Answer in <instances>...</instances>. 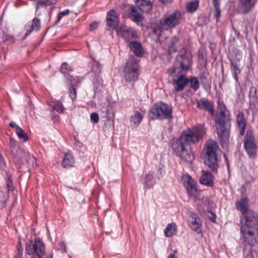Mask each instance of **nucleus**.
Wrapping results in <instances>:
<instances>
[{
    "instance_id": "1",
    "label": "nucleus",
    "mask_w": 258,
    "mask_h": 258,
    "mask_svg": "<svg viewBox=\"0 0 258 258\" xmlns=\"http://www.w3.org/2000/svg\"><path fill=\"white\" fill-rule=\"evenodd\" d=\"M205 134V129L202 125L188 128L182 132L179 138L172 140V149L180 159L191 162L194 159V156L190 146L198 143Z\"/></svg>"
},
{
    "instance_id": "2",
    "label": "nucleus",
    "mask_w": 258,
    "mask_h": 258,
    "mask_svg": "<svg viewBox=\"0 0 258 258\" xmlns=\"http://www.w3.org/2000/svg\"><path fill=\"white\" fill-rule=\"evenodd\" d=\"M217 107L219 113L217 114L215 120L217 134L222 142L228 141L231 127V114L223 102H218Z\"/></svg>"
},
{
    "instance_id": "3",
    "label": "nucleus",
    "mask_w": 258,
    "mask_h": 258,
    "mask_svg": "<svg viewBox=\"0 0 258 258\" xmlns=\"http://www.w3.org/2000/svg\"><path fill=\"white\" fill-rule=\"evenodd\" d=\"M218 149L217 143L210 140L207 142L203 151V160L205 164L215 173L217 172L220 161V157L218 154Z\"/></svg>"
},
{
    "instance_id": "4",
    "label": "nucleus",
    "mask_w": 258,
    "mask_h": 258,
    "mask_svg": "<svg viewBox=\"0 0 258 258\" xmlns=\"http://www.w3.org/2000/svg\"><path fill=\"white\" fill-rule=\"evenodd\" d=\"M151 120H164L173 117L172 109L170 105L162 102L154 104L148 113Z\"/></svg>"
},
{
    "instance_id": "5",
    "label": "nucleus",
    "mask_w": 258,
    "mask_h": 258,
    "mask_svg": "<svg viewBox=\"0 0 258 258\" xmlns=\"http://www.w3.org/2000/svg\"><path fill=\"white\" fill-rule=\"evenodd\" d=\"M139 60L133 56L126 62L123 74L124 80L128 82L136 81L139 78Z\"/></svg>"
},
{
    "instance_id": "6",
    "label": "nucleus",
    "mask_w": 258,
    "mask_h": 258,
    "mask_svg": "<svg viewBox=\"0 0 258 258\" xmlns=\"http://www.w3.org/2000/svg\"><path fill=\"white\" fill-rule=\"evenodd\" d=\"M181 17V12L178 10L166 14L160 22L161 28L168 30L175 28L180 24Z\"/></svg>"
},
{
    "instance_id": "7",
    "label": "nucleus",
    "mask_w": 258,
    "mask_h": 258,
    "mask_svg": "<svg viewBox=\"0 0 258 258\" xmlns=\"http://www.w3.org/2000/svg\"><path fill=\"white\" fill-rule=\"evenodd\" d=\"M243 147L248 157L250 159H253L255 157L257 151V146L254 135L252 132L248 130L243 139Z\"/></svg>"
},
{
    "instance_id": "8",
    "label": "nucleus",
    "mask_w": 258,
    "mask_h": 258,
    "mask_svg": "<svg viewBox=\"0 0 258 258\" xmlns=\"http://www.w3.org/2000/svg\"><path fill=\"white\" fill-rule=\"evenodd\" d=\"M45 251V245L39 238L29 240L26 243V252L28 255H43Z\"/></svg>"
},
{
    "instance_id": "9",
    "label": "nucleus",
    "mask_w": 258,
    "mask_h": 258,
    "mask_svg": "<svg viewBox=\"0 0 258 258\" xmlns=\"http://www.w3.org/2000/svg\"><path fill=\"white\" fill-rule=\"evenodd\" d=\"M241 226L245 229L258 230V216L256 213L249 211L242 215Z\"/></svg>"
},
{
    "instance_id": "10",
    "label": "nucleus",
    "mask_w": 258,
    "mask_h": 258,
    "mask_svg": "<svg viewBox=\"0 0 258 258\" xmlns=\"http://www.w3.org/2000/svg\"><path fill=\"white\" fill-rule=\"evenodd\" d=\"M240 231L244 241L249 245L253 246L257 243L258 230L246 229L241 227Z\"/></svg>"
},
{
    "instance_id": "11",
    "label": "nucleus",
    "mask_w": 258,
    "mask_h": 258,
    "mask_svg": "<svg viewBox=\"0 0 258 258\" xmlns=\"http://www.w3.org/2000/svg\"><path fill=\"white\" fill-rule=\"evenodd\" d=\"M191 55L186 52L177 55L175 58L176 63L179 66V68L183 71H187L189 70L191 64Z\"/></svg>"
},
{
    "instance_id": "12",
    "label": "nucleus",
    "mask_w": 258,
    "mask_h": 258,
    "mask_svg": "<svg viewBox=\"0 0 258 258\" xmlns=\"http://www.w3.org/2000/svg\"><path fill=\"white\" fill-rule=\"evenodd\" d=\"M189 227L198 234L202 233V222L199 216L195 213L191 212L188 219Z\"/></svg>"
},
{
    "instance_id": "13",
    "label": "nucleus",
    "mask_w": 258,
    "mask_h": 258,
    "mask_svg": "<svg viewBox=\"0 0 258 258\" xmlns=\"http://www.w3.org/2000/svg\"><path fill=\"white\" fill-rule=\"evenodd\" d=\"M188 84V78L184 75L176 76L172 80V84L174 86L173 92H179L183 91Z\"/></svg>"
},
{
    "instance_id": "14",
    "label": "nucleus",
    "mask_w": 258,
    "mask_h": 258,
    "mask_svg": "<svg viewBox=\"0 0 258 258\" xmlns=\"http://www.w3.org/2000/svg\"><path fill=\"white\" fill-rule=\"evenodd\" d=\"M117 34L121 37L125 41H129L137 37V34L126 25H121L116 30Z\"/></svg>"
},
{
    "instance_id": "15",
    "label": "nucleus",
    "mask_w": 258,
    "mask_h": 258,
    "mask_svg": "<svg viewBox=\"0 0 258 258\" xmlns=\"http://www.w3.org/2000/svg\"><path fill=\"white\" fill-rule=\"evenodd\" d=\"M182 179L184 186L188 194L190 196H194L198 189L194 179L189 175L185 174L182 175Z\"/></svg>"
},
{
    "instance_id": "16",
    "label": "nucleus",
    "mask_w": 258,
    "mask_h": 258,
    "mask_svg": "<svg viewBox=\"0 0 258 258\" xmlns=\"http://www.w3.org/2000/svg\"><path fill=\"white\" fill-rule=\"evenodd\" d=\"M106 22L107 26L112 29L116 30L118 27L119 18L115 11L111 10L107 13Z\"/></svg>"
},
{
    "instance_id": "17",
    "label": "nucleus",
    "mask_w": 258,
    "mask_h": 258,
    "mask_svg": "<svg viewBox=\"0 0 258 258\" xmlns=\"http://www.w3.org/2000/svg\"><path fill=\"white\" fill-rule=\"evenodd\" d=\"M197 102L198 108L208 112L212 116L214 114L215 109L213 105L208 99L202 98L197 100Z\"/></svg>"
},
{
    "instance_id": "18",
    "label": "nucleus",
    "mask_w": 258,
    "mask_h": 258,
    "mask_svg": "<svg viewBox=\"0 0 258 258\" xmlns=\"http://www.w3.org/2000/svg\"><path fill=\"white\" fill-rule=\"evenodd\" d=\"M127 6L128 7V9L130 10L128 15V17L138 25H142V21L143 19V17L142 14L138 12V8L134 5L131 6L127 5Z\"/></svg>"
},
{
    "instance_id": "19",
    "label": "nucleus",
    "mask_w": 258,
    "mask_h": 258,
    "mask_svg": "<svg viewBox=\"0 0 258 258\" xmlns=\"http://www.w3.org/2000/svg\"><path fill=\"white\" fill-rule=\"evenodd\" d=\"M236 123L239 129V133L241 136H243L245 132L247 120L245 114L243 112H239L236 117Z\"/></svg>"
},
{
    "instance_id": "20",
    "label": "nucleus",
    "mask_w": 258,
    "mask_h": 258,
    "mask_svg": "<svg viewBox=\"0 0 258 258\" xmlns=\"http://www.w3.org/2000/svg\"><path fill=\"white\" fill-rule=\"evenodd\" d=\"M136 7L143 13H150L153 9V5L149 0H135Z\"/></svg>"
},
{
    "instance_id": "21",
    "label": "nucleus",
    "mask_w": 258,
    "mask_h": 258,
    "mask_svg": "<svg viewBox=\"0 0 258 258\" xmlns=\"http://www.w3.org/2000/svg\"><path fill=\"white\" fill-rule=\"evenodd\" d=\"M41 23L40 21L37 18H34L31 23H28L25 27L26 33L24 35V38H26L33 31H38L40 29Z\"/></svg>"
},
{
    "instance_id": "22",
    "label": "nucleus",
    "mask_w": 258,
    "mask_h": 258,
    "mask_svg": "<svg viewBox=\"0 0 258 258\" xmlns=\"http://www.w3.org/2000/svg\"><path fill=\"white\" fill-rule=\"evenodd\" d=\"M200 182L201 184L209 187H212L214 184V177L212 174L207 170H203Z\"/></svg>"
},
{
    "instance_id": "23",
    "label": "nucleus",
    "mask_w": 258,
    "mask_h": 258,
    "mask_svg": "<svg viewBox=\"0 0 258 258\" xmlns=\"http://www.w3.org/2000/svg\"><path fill=\"white\" fill-rule=\"evenodd\" d=\"M179 38L178 36H174L171 37L168 41V52L169 55L177 51L179 46Z\"/></svg>"
},
{
    "instance_id": "24",
    "label": "nucleus",
    "mask_w": 258,
    "mask_h": 258,
    "mask_svg": "<svg viewBox=\"0 0 258 258\" xmlns=\"http://www.w3.org/2000/svg\"><path fill=\"white\" fill-rule=\"evenodd\" d=\"M248 199L247 197H243L235 202L236 208L239 211L242 215L250 211L248 210Z\"/></svg>"
},
{
    "instance_id": "25",
    "label": "nucleus",
    "mask_w": 258,
    "mask_h": 258,
    "mask_svg": "<svg viewBox=\"0 0 258 258\" xmlns=\"http://www.w3.org/2000/svg\"><path fill=\"white\" fill-rule=\"evenodd\" d=\"M256 0H240V11L242 13L249 12L254 6Z\"/></svg>"
},
{
    "instance_id": "26",
    "label": "nucleus",
    "mask_w": 258,
    "mask_h": 258,
    "mask_svg": "<svg viewBox=\"0 0 258 258\" xmlns=\"http://www.w3.org/2000/svg\"><path fill=\"white\" fill-rule=\"evenodd\" d=\"M209 73L207 71L201 72L199 74V79L204 89L208 90L211 89L210 81L208 79Z\"/></svg>"
},
{
    "instance_id": "27",
    "label": "nucleus",
    "mask_w": 258,
    "mask_h": 258,
    "mask_svg": "<svg viewBox=\"0 0 258 258\" xmlns=\"http://www.w3.org/2000/svg\"><path fill=\"white\" fill-rule=\"evenodd\" d=\"M142 181L145 188H151L156 183V180L153 175L150 172L142 178Z\"/></svg>"
},
{
    "instance_id": "28",
    "label": "nucleus",
    "mask_w": 258,
    "mask_h": 258,
    "mask_svg": "<svg viewBox=\"0 0 258 258\" xmlns=\"http://www.w3.org/2000/svg\"><path fill=\"white\" fill-rule=\"evenodd\" d=\"M129 47L135 54L137 56H141L143 53V48L141 44L137 41H132L129 43Z\"/></svg>"
},
{
    "instance_id": "29",
    "label": "nucleus",
    "mask_w": 258,
    "mask_h": 258,
    "mask_svg": "<svg viewBox=\"0 0 258 258\" xmlns=\"http://www.w3.org/2000/svg\"><path fill=\"white\" fill-rule=\"evenodd\" d=\"M143 118V116L142 113L136 110L135 111L134 114L131 116L130 121L134 127H138L142 121Z\"/></svg>"
},
{
    "instance_id": "30",
    "label": "nucleus",
    "mask_w": 258,
    "mask_h": 258,
    "mask_svg": "<svg viewBox=\"0 0 258 258\" xmlns=\"http://www.w3.org/2000/svg\"><path fill=\"white\" fill-rule=\"evenodd\" d=\"M57 0H37L36 12L41 7L46 8L48 6L53 7L56 4Z\"/></svg>"
},
{
    "instance_id": "31",
    "label": "nucleus",
    "mask_w": 258,
    "mask_h": 258,
    "mask_svg": "<svg viewBox=\"0 0 258 258\" xmlns=\"http://www.w3.org/2000/svg\"><path fill=\"white\" fill-rule=\"evenodd\" d=\"M75 162L73 156L70 153H66L62 162V165L65 168L73 167Z\"/></svg>"
},
{
    "instance_id": "32",
    "label": "nucleus",
    "mask_w": 258,
    "mask_h": 258,
    "mask_svg": "<svg viewBox=\"0 0 258 258\" xmlns=\"http://www.w3.org/2000/svg\"><path fill=\"white\" fill-rule=\"evenodd\" d=\"M176 232V225L174 223L168 224L164 229V234L167 237L174 235Z\"/></svg>"
},
{
    "instance_id": "33",
    "label": "nucleus",
    "mask_w": 258,
    "mask_h": 258,
    "mask_svg": "<svg viewBox=\"0 0 258 258\" xmlns=\"http://www.w3.org/2000/svg\"><path fill=\"white\" fill-rule=\"evenodd\" d=\"M212 4L215 9L214 17L216 19V22H218L221 17L219 0H212Z\"/></svg>"
},
{
    "instance_id": "34",
    "label": "nucleus",
    "mask_w": 258,
    "mask_h": 258,
    "mask_svg": "<svg viewBox=\"0 0 258 258\" xmlns=\"http://www.w3.org/2000/svg\"><path fill=\"white\" fill-rule=\"evenodd\" d=\"M199 6V1L194 0L187 3L186 5L185 8L187 12L192 13L198 9Z\"/></svg>"
},
{
    "instance_id": "35",
    "label": "nucleus",
    "mask_w": 258,
    "mask_h": 258,
    "mask_svg": "<svg viewBox=\"0 0 258 258\" xmlns=\"http://www.w3.org/2000/svg\"><path fill=\"white\" fill-rule=\"evenodd\" d=\"M188 83L190 84V86L195 91H197L200 88V83L198 79L196 77H190L188 78Z\"/></svg>"
},
{
    "instance_id": "36",
    "label": "nucleus",
    "mask_w": 258,
    "mask_h": 258,
    "mask_svg": "<svg viewBox=\"0 0 258 258\" xmlns=\"http://www.w3.org/2000/svg\"><path fill=\"white\" fill-rule=\"evenodd\" d=\"M15 133L18 136L19 139L22 142H24L28 140V136L21 127H17V131Z\"/></svg>"
},
{
    "instance_id": "37",
    "label": "nucleus",
    "mask_w": 258,
    "mask_h": 258,
    "mask_svg": "<svg viewBox=\"0 0 258 258\" xmlns=\"http://www.w3.org/2000/svg\"><path fill=\"white\" fill-rule=\"evenodd\" d=\"M100 64L98 62L95 61L92 64V72L94 73L95 77L98 78L100 73Z\"/></svg>"
},
{
    "instance_id": "38",
    "label": "nucleus",
    "mask_w": 258,
    "mask_h": 258,
    "mask_svg": "<svg viewBox=\"0 0 258 258\" xmlns=\"http://www.w3.org/2000/svg\"><path fill=\"white\" fill-rule=\"evenodd\" d=\"M53 109L57 112L63 113L65 110V108L63 106L62 103L59 101H55L54 103Z\"/></svg>"
},
{
    "instance_id": "39",
    "label": "nucleus",
    "mask_w": 258,
    "mask_h": 258,
    "mask_svg": "<svg viewBox=\"0 0 258 258\" xmlns=\"http://www.w3.org/2000/svg\"><path fill=\"white\" fill-rule=\"evenodd\" d=\"M60 71L62 74H67L70 72H72L73 70L69 64L66 62L61 64L60 68Z\"/></svg>"
},
{
    "instance_id": "40",
    "label": "nucleus",
    "mask_w": 258,
    "mask_h": 258,
    "mask_svg": "<svg viewBox=\"0 0 258 258\" xmlns=\"http://www.w3.org/2000/svg\"><path fill=\"white\" fill-rule=\"evenodd\" d=\"M2 40L4 42H7L9 43H12L14 42L15 38L10 34L4 33L2 36Z\"/></svg>"
},
{
    "instance_id": "41",
    "label": "nucleus",
    "mask_w": 258,
    "mask_h": 258,
    "mask_svg": "<svg viewBox=\"0 0 258 258\" xmlns=\"http://www.w3.org/2000/svg\"><path fill=\"white\" fill-rule=\"evenodd\" d=\"M250 108L251 109L256 108L257 104V100L256 97L249 98Z\"/></svg>"
},
{
    "instance_id": "42",
    "label": "nucleus",
    "mask_w": 258,
    "mask_h": 258,
    "mask_svg": "<svg viewBox=\"0 0 258 258\" xmlns=\"http://www.w3.org/2000/svg\"><path fill=\"white\" fill-rule=\"evenodd\" d=\"M70 96L72 99H74L76 97V90L74 86H72L69 89Z\"/></svg>"
},
{
    "instance_id": "43",
    "label": "nucleus",
    "mask_w": 258,
    "mask_h": 258,
    "mask_svg": "<svg viewBox=\"0 0 258 258\" xmlns=\"http://www.w3.org/2000/svg\"><path fill=\"white\" fill-rule=\"evenodd\" d=\"M232 73H233V76L236 82H238V74H240V71L239 68H236L235 69L231 70Z\"/></svg>"
},
{
    "instance_id": "44",
    "label": "nucleus",
    "mask_w": 258,
    "mask_h": 258,
    "mask_svg": "<svg viewBox=\"0 0 258 258\" xmlns=\"http://www.w3.org/2000/svg\"><path fill=\"white\" fill-rule=\"evenodd\" d=\"M90 118L92 121H93L94 123H97L99 121V116L98 114L96 112H93L91 114Z\"/></svg>"
},
{
    "instance_id": "45",
    "label": "nucleus",
    "mask_w": 258,
    "mask_h": 258,
    "mask_svg": "<svg viewBox=\"0 0 258 258\" xmlns=\"http://www.w3.org/2000/svg\"><path fill=\"white\" fill-rule=\"evenodd\" d=\"M256 90L254 87H251L249 89V97H256Z\"/></svg>"
},
{
    "instance_id": "46",
    "label": "nucleus",
    "mask_w": 258,
    "mask_h": 258,
    "mask_svg": "<svg viewBox=\"0 0 258 258\" xmlns=\"http://www.w3.org/2000/svg\"><path fill=\"white\" fill-rule=\"evenodd\" d=\"M17 253L16 254H19V255H22L23 254V248L22 246V244L21 241L19 242V244L17 245Z\"/></svg>"
},
{
    "instance_id": "47",
    "label": "nucleus",
    "mask_w": 258,
    "mask_h": 258,
    "mask_svg": "<svg viewBox=\"0 0 258 258\" xmlns=\"http://www.w3.org/2000/svg\"><path fill=\"white\" fill-rule=\"evenodd\" d=\"M211 216H208V218L209 220L212 221V222H215L216 221V215L212 212L211 211L210 212Z\"/></svg>"
},
{
    "instance_id": "48",
    "label": "nucleus",
    "mask_w": 258,
    "mask_h": 258,
    "mask_svg": "<svg viewBox=\"0 0 258 258\" xmlns=\"http://www.w3.org/2000/svg\"><path fill=\"white\" fill-rule=\"evenodd\" d=\"M7 188L8 192H9L11 190L13 191L14 187L13 185V183L12 182L9 181L7 183Z\"/></svg>"
},
{
    "instance_id": "49",
    "label": "nucleus",
    "mask_w": 258,
    "mask_h": 258,
    "mask_svg": "<svg viewBox=\"0 0 258 258\" xmlns=\"http://www.w3.org/2000/svg\"><path fill=\"white\" fill-rule=\"evenodd\" d=\"M10 125L15 128V132H16V131H17V127L18 128H20V126H19L18 125H17L15 122H10Z\"/></svg>"
},
{
    "instance_id": "50",
    "label": "nucleus",
    "mask_w": 258,
    "mask_h": 258,
    "mask_svg": "<svg viewBox=\"0 0 258 258\" xmlns=\"http://www.w3.org/2000/svg\"><path fill=\"white\" fill-rule=\"evenodd\" d=\"M231 69H235L236 68H238L237 63L236 62H234L232 60H231Z\"/></svg>"
},
{
    "instance_id": "51",
    "label": "nucleus",
    "mask_w": 258,
    "mask_h": 258,
    "mask_svg": "<svg viewBox=\"0 0 258 258\" xmlns=\"http://www.w3.org/2000/svg\"><path fill=\"white\" fill-rule=\"evenodd\" d=\"M177 253V251L174 250L173 253H170L167 256V258H178L177 256L175 255V253Z\"/></svg>"
},
{
    "instance_id": "52",
    "label": "nucleus",
    "mask_w": 258,
    "mask_h": 258,
    "mask_svg": "<svg viewBox=\"0 0 258 258\" xmlns=\"http://www.w3.org/2000/svg\"><path fill=\"white\" fill-rule=\"evenodd\" d=\"M6 205L5 200H0V208H4Z\"/></svg>"
},
{
    "instance_id": "53",
    "label": "nucleus",
    "mask_w": 258,
    "mask_h": 258,
    "mask_svg": "<svg viewBox=\"0 0 258 258\" xmlns=\"http://www.w3.org/2000/svg\"><path fill=\"white\" fill-rule=\"evenodd\" d=\"M69 12H70L69 10L66 9V10L62 11L60 13L61 16H66V15H67L68 14H69Z\"/></svg>"
},
{
    "instance_id": "54",
    "label": "nucleus",
    "mask_w": 258,
    "mask_h": 258,
    "mask_svg": "<svg viewBox=\"0 0 258 258\" xmlns=\"http://www.w3.org/2000/svg\"><path fill=\"white\" fill-rule=\"evenodd\" d=\"M0 164L1 165H5V161L2 157H0Z\"/></svg>"
},
{
    "instance_id": "55",
    "label": "nucleus",
    "mask_w": 258,
    "mask_h": 258,
    "mask_svg": "<svg viewBox=\"0 0 258 258\" xmlns=\"http://www.w3.org/2000/svg\"><path fill=\"white\" fill-rule=\"evenodd\" d=\"M42 255L35 254L32 256L31 258H42Z\"/></svg>"
},
{
    "instance_id": "56",
    "label": "nucleus",
    "mask_w": 258,
    "mask_h": 258,
    "mask_svg": "<svg viewBox=\"0 0 258 258\" xmlns=\"http://www.w3.org/2000/svg\"><path fill=\"white\" fill-rule=\"evenodd\" d=\"M158 172H160V177H162L163 173H164V171L162 170L161 168H159Z\"/></svg>"
},
{
    "instance_id": "57",
    "label": "nucleus",
    "mask_w": 258,
    "mask_h": 258,
    "mask_svg": "<svg viewBox=\"0 0 258 258\" xmlns=\"http://www.w3.org/2000/svg\"><path fill=\"white\" fill-rule=\"evenodd\" d=\"M159 1L164 5H166L168 3V0H159Z\"/></svg>"
},
{
    "instance_id": "58",
    "label": "nucleus",
    "mask_w": 258,
    "mask_h": 258,
    "mask_svg": "<svg viewBox=\"0 0 258 258\" xmlns=\"http://www.w3.org/2000/svg\"><path fill=\"white\" fill-rule=\"evenodd\" d=\"M22 255H19V254H16L14 258H22Z\"/></svg>"
},
{
    "instance_id": "59",
    "label": "nucleus",
    "mask_w": 258,
    "mask_h": 258,
    "mask_svg": "<svg viewBox=\"0 0 258 258\" xmlns=\"http://www.w3.org/2000/svg\"><path fill=\"white\" fill-rule=\"evenodd\" d=\"M63 16H61L60 15V13H59L58 15V16H57V18H58V21H59L60 20V19L62 18Z\"/></svg>"
},
{
    "instance_id": "60",
    "label": "nucleus",
    "mask_w": 258,
    "mask_h": 258,
    "mask_svg": "<svg viewBox=\"0 0 258 258\" xmlns=\"http://www.w3.org/2000/svg\"><path fill=\"white\" fill-rule=\"evenodd\" d=\"M233 29L235 31V34H236L237 35V36L239 35V32H237V31L235 30V29L234 27H233Z\"/></svg>"
},
{
    "instance_id": "61",
    "label": "nucleus",
    "mask_w": 258,
    "mask_h": 258,
    "mask_svg": "<svg viewBox=\"0 0 258 258\" xmlns=\"http://www.w3.org/2000/svg\"><path fill=\"white\" fill-rule=\"evenodd\" d=\"M46 258H52V254H49L47 255Z\"/></svg>"
},
{
    "instance_id": "62",
    "label": "nucleus",
    "mask_w": 258,
    "mask_h": 258,
    "mask_svg": "<svg viewBox=\"0 0 258 258\" xmlns=\"http://www.w3.org/2000/svg\"><path fill=\"white\" fill-rule=\"evenodd\" d=\"M94 26V25H93V24H91V25H90V29H91V30L95 29V28H94V26Z\"/></svg>"
},
{
    "instance_id": "63",
    "label": "nucleus",
    "mask_w": 258,
    "mask_h": 258,
    "mask_svg": "<svg viewBox=\"0 0 258 258\" xmlns=\"http://www.w3.org/2000/svg\"><path fill=\"white\" fill-rule=\"evenodd\" d=\"M154 33H156V29H154Z\"/></svg>"
}]
</instances>
